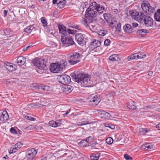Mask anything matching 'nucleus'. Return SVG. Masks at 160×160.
<instances>
[{
    "instance_id": "1",
    "label": "nucleus",
    "mask_w": 160,
    "mask_h": 160,
    "mask_svg": "<svg viewBox=\"0 0 160 160\" xmlns=\"http://www.w3.org/2000/svg\"><path fill=\"white\" fill-rule=\"evenodd\" d=\"M104 9L103 6L96 2H92L86 11L85 17L81 19V23L91 30L95 29L96 24L94 22L97 19L96 16L102 13Z\"/></svg>"
},
{
    "instance_id": "2",
    "label": "nucleus",
    "mask_w": 160,
    "mask_h": 160,
    "mask_svg": "<svg viewBox=\"0 0 160 160\" xmlns=\"http://www.w3.org/2000/svg\"><path fill=\"white\" fill-rule=\"evenodd\" d=\"M75 81L77 82L82 87H87V85L90 83V77L88 75L79 74L73 75Z\"/></svg>"
},
{
    "instance_id": "3",
    "label": "nucleus",
    "mask_w": 160,
    "mask_h": 160,
    "mask_svg": "<svg viewBox=\"0 0 160 160\" xmlns=\"http://www.w3.org/2000/svg\"><path fill=\"white\" fill-rule=\"evenodd\" d=\"M140 20L139 22L141 23H144L145 26L150 27L153 24V20L149 16L145 14L142 12L141 13Z\"/></svg>"
},
{
    "instance_id": "4",
    "label": "nucleus",
    "mask_w": 160,
    "mask_h": 160,
    "mask_svg": "<svg viewBox=\"0 0 160 160\" xmlns=\"http://www.w3.org/2000/svg\"><path fill=\"white\" fill-rule=\"evenodd\" d=\"M61 37L62 42L67 46L75 45L72 37L69 34L62 35Z\"/></svg>"
},
{
    "instance_id": "5",
    "label": "nucleus",
    "mask_w": 160,
    "mask_h": 160,
    "mask_svg": "<svg viewBox=\"0 0 160 160\" xmlns=\"http://www.w3.org/2000/svg\"><path fill=\"white\" fill-rule=\"evenodd\" d=\"M37 152L34 148L28 151L26 153L25 159L26 160H35V156Z\"/></svg>"
},
{
    "instance_id": "6",
    "label": "nucleus",
    "mask_w": 160,
    "mask_h": 160,
    "mask_svg": "<svg viewBox=\"0 0 160 160\" xmlns=\"http://www.w3.org/2000/svg\"><path fill=\"white\" fill-rule=\"evenodd\" d=\"M31 87L32 89H41L46 92L51 91L50 87L41 84L37 83H33L31 85Z\"/></svg>"
},
{
    "instance_id": "7",
    "label": "nucleus",
    "mask_w": 160,
    "mask_h": 160,
    "mask_svg": "<svg viewBox=\"0 0 160 160\" xmlns=\"http://www.w3.org/2000/svg\"><path fill=\"white\" fill-rule=\"evenodd\" d=\"M57 79L58 82L61 83H68L71 82L70 77L66 74L58 76Z\"/></svg>"
},
{
    "instance_id": "8",
    "label": "nucleus",
    "mask_w": 160,
    "mask_h": 160,
    "mask_svg": "<svg viewBox=\"0 0 160 160\" xmlns=\"http://www.w3.org/2000/svg\"><path fill=\"white\" fill-rule=\"evenodd\" d=\"M141 8L145 12H152L154 10V8L150 6L149 3L146 1H143L141 4Z\"/></svg>"
},
{
    "instance_id": "9",
    "label": "nucleus",
    "mask_w": 160,
    "mask_h": 160,
    "mask_svg": "<svg viewBox=\"0 0 160 160\" xmlns=\"http://www.w3.org/2000/svg\"><path fill=\"white\" fill-rule=\"evenodd\" d=\"M75 38L79 45L82 46L85 43L83 35L81 33H78L76 34Z\"/></svg>"
},
{
    "instance_id": "10",
    "label": "nucleus",
    "mask_w": 160,
    "mask_h": 160,
    "mask_svg": "<svg viewBox=\"0 0 160 160\" xmlns=\"http://www.w3.org/2000/svg\"><path fill=\"white\" fill-rule=\"evenodd\" d=\"M22 145L21 142H19L12 145L10 148L9 153L12 154L17 152L21 147Z\"/></svg>"
},
{
    "instance_id": "11",
    "label": "nucleus",
    "mask_w": 160,
    "mask_h": 160,
    "mask_svg": "<svg viewBox=\"0 0 160 160\" xmlns=\"http://www.w3.org/2000/svg\"><path fill=\"white\" fill-rule=\"evenodd\" d=\"M50 69L51 71L53 73H57L61 71L58 63L51 64Z\"/></svg>"
},
{
    "instance_id": "12",
    "label": "nucleus",
    "mask_w": 160,
    "mask_h": 160,
    "mask_svg": "<svg viewBox=\"0 0 160 160\" xmlns=\"http://www.w3.org/2000/svg\"><path fill=\"white\" fill-rule=\"evenodd\" d=\"M100 102V99L98 96H95L91 99L89 101V104L92 105V107H94L96 106Z\"/></svg>"
},
{
    "instance_id": "13",
    "label": "nucleus",
    "mask_w": 160,
    "mask_h": 160,
    "mask_svg": "<svg viewBox=\"0 0 160 160\" xmlns=\"http://www.w3.org/2000/svg\"><path fill=\"white\" fill-rule=\"evenodd\" d=\"M141 12L140 13V14ZM129 13L133 18L139 22L141 19L140 18L141 17V14L139 15L138 12L133 10H130L129 11Z\"/></svg>"
},
{
    "instance_id": "14",
    "label": "nucleus",
    "mask_w": 160,
    "mask_h": 160,
    "mask_svg": "<svg viewBox=\"0 0 160 160\" xmlns=\"http://www.w3.org/2000/svg\"><path fill=\"white\" fill-rule=\"evenodd\" d=\"M35 65L39 69H44L45 65L42 59L36 60L35 62Z\"/></svg>"
},
{
    "instance_id": "15",
    "label": "nucleus",
    "mask_w": 160,
    "mask_h": 160,
    "mask_svg": "<svg viewBox=\"0 0 160 160\" xmlns=\"http://www.w3.org/2000/svg\"><path fill=\"white\" fill-rule=\"evenodd\" d=\"M5 67L9 71L12 72L16 69L17 67L15 65H13L12 63L7 62L5 63Z\"/></svg>"
},
{
    "instance_id": "16",
    "label": "nucleus",
    "mask_w": 160,
    "mask_h": 160,
    "mask_svg": "<svg viewBox=\"0 0 160 160\" xmlns=\"http://www.w3.org/2000/svg\"><path fill=\"white\" fill-rule=\"evenodd\" d=\"M8 118L9 115L6 111H3L0 116V120L3 123L6 122Z\"/></svg>"
},
{
    "instance_id": "17",
    "label": "nucleus",
    "mask_w": 160,
    "mask_h": 160,
    "mask_svg": "<svg viewBox=\"0 0 160 160\" xmlns=\"http://www.w3.org/2000/svg\"><path fill=\"white\" fill-rule=\"evenodd\" d=\"M72 90V87L69 85H65L62 87V90L66 94L71 92Z\"/></svg>"
},
{
    "instance_id": "18",
    "label": "nucleus",
    "mask_w": 160,
    "mask_h": 160,
    "mask_svg": "<svg viewBox=\"0 0 160 160\" xmlns=\"http://www.w3.org/2000/svg\"><path fill=\"white\" fill-rule=\"evenodd\" d=\"M26 61V58L23 56H20L17 60V63L19 65H23Z\"/></svg>"
},
{
    "instance_id": "19",
    "label": "nucleus",
    "mask_w": 160,
    "mask_h": 160,
    "mask_svg": "<svg viewBox=\"0 0 160 160\" xmlns=\"http://www.w3.org/2000/svg\"><path fill=\"white\" fill-rule=\"evenodd\" d=\"M123 28L124 31L128 33H130L133 32V29L131 26L129 24H127L124 25L123 27Z\"/></svg>"
},
{
    "instance_id": "20",
    "label": "nucleus",
    "mask_w": 160,
    "mask_h": 160,
    "mask_svg": "<svg viewBox=\"0 0 160 160\" xmlns=\"http://www.w3.org/2000/svg\"><path fill=\"white\" fill-rule=\"evenodd\" d=\"M58 28L59 32L62 34V35H66L67 33V30L66 27L62 25H59Z\"/></svg>"
},
{
    "instance_id": "21",
    "label": "nucleus",
    "mask_w": 160,
    "mask_h": 160,
    "mask_svg": "<svg viewBox=\"0 0 160 160\" xmlns=\"http://www.w3.org/2000/svg\"><path fill=\"white\" fill-rule=\"evenodd\" d=\"M106 22L109 24V26L111 27L114 26L116 23V21L114 20V18L111 16Z\"/></svg>"
},
{
    "instance_id": "22",
    "label": "nucleus",
    "mask_w": 160,
    "mask_h": 160,
    "mask_svg": "<svg viewBox=\"0 0 160 160\" xmlns=\"http://www.w3.org/2000/svg\"><path fill=\"white\" fill-rule=\"evenodd\" d=\"M127 107L128 108L131 110H135L136 108L134 102L132 101H129L128 103Z\"/></svg>"
},
{
    "instance_id": "23",
    "label": "nucleus",
    "mask_w": 160,
    "mask_h": 160,
    "mask_svg": "<svg viewBox=\"0 0 160 160\" xmlns=\"http://www.w3.org/2000/svg\"><path fill=\"white\" fill-rule=\"evenodd\" d=\"M109 59L111 61H118L120 60L119 55L118 54H113L109 58Z\"/></svg>"
},
{
    "instance_id": "24",
    "label": "nucleus",
    "mask_w": 160,
    "mask_h": 160,
    "mask_svg": "<svg viewBox=\"0 0 160 160\" xmlns=\"http://www.w3.org/2000/svg\"><path fill=\"white\" fill-rule=\"evenodd\" d=\"M49 124L50 126L54 127L59 126L61 124V123L58 121H50Z\"/></svg>"
},
{
    "instance_id": "25",
    "label": "nucleus",
    "mask_w": 160,
    "mask_h": 160,
    "mask_svg": "<svg viewBox=\"0 0 160 160\" xmlns=\"http://www.w3.org/2000/svg\"><path fill=\"white\" fill-rule=\"evenodd\" d=\"M100 156V153L99 152H96L92 154L91 156V158L92 160H98Z\"/></svg>"
},
{
    "instance_id": "26",
    "label": "nucleus",
    "mask_w": 160,
    "mask_h": 160,
    "mask_svg": "<svg viewBox=\"0 0 160 160\" xmlns=\"http://www.w3.org/2000/svg\"><path fill=\"white\" fill-rule=\"evenodd\" d=\"M101 44V42L98 40H94L92 43L91 46H93L94 48H96L100 46Z\"/></svg>"
},
{
    "instance_id": "27",
    "label": "nucleus",
    "mask_w": 160,
    "mask_h": 160,
    "mask_svg": "<svg viewBox=\"0 0 160 160\" xmlns=\"http://www.w3.org/2000/svg\"><path fill=\"white\" fill-rule=\"evenodd\" d=\"M58 64L61 71L63 69L65 68L67 65V62L65 61L62 60L60 61L59 63H58Z\"/></svg>"
},
{
    "instance_id": "28",
    "label": "nucleus",
    "mask_w": 160,
    "mask_h": 160,
    "mask_svg": "<svg viewBox=\"0 0 160 160\" xmlns=\"http://www.w3.org/2000/svg\"><path fill=\"white\" fill-rule=\"evenodd\" d=\"M34 28V27L32 25L28 26L26 28L24 29V31L28 33H30Z\"/></svg>"
},
{
    "instance_id": "29",
    "label": "nucleus",
    "mask_w": 160,
    "mask_h": 160,
    "mask_svg": "<svg viewBox=\"0 0 160 160\" xmlns=\"http://www.w3.org/2000/svg\"><path fill=\"white\" fill-rule=\"evenodd\" d=\"M154 18L156 21L160 22V9L155 13Z\"/></svg>"
},
{
    "instance_id": "30",
    "label": "nucleus",
    "mask_w": 160,
    "mask_h": 160,
    "mask_svg": "<svg viewBox=\"0 0 160 160\" xmlns=\"http://www.w3.org/2000/svg\"><path fill=\"white\" fill-rule=\"evenodd\" d=\"M137 55L138 53H134L132 55L128 56L127 58L128 60V61H130L131 60L138 59Z\"/></svg>"
},
{
    "instance_id": "31",
    "label": "nucleus",
    "mask_w": 160,
    "mask_h": 160,
    "mask_svg": "<svg viewBox=\"0 0 160 160\" xmlns=\"http://www.w3.org/2000/svg\"><path fill=\"white\" fill-rule=\"evenodd\" d=\"M147 32V31L144 29L139 30L137 31V34H141L143 37H144Z\"/></svg>"
},
{
    "instance_id": "32",
    "label": "nucleus",
    "mask_w": 160,
    "mask_h": 160,
    "mask_svg": "<svg viewBox=\"0 0 160 160\" xmlns=\"http://www.w3.org/2000/svg\"><path fill=\"white\" fill-rule=\"evenodd\" d=\"M65 0H63L62 1H60L58 3L57 6L58 7L60 8H63L65 6V4L66 3Z\"/></svg>"
},
{
    "instance_id": "33",
    "label": "nucleus",
    "mask_w": 160,
    "mask_h": 160,
    "mask_svg": "<svg viewBox=\"0 0 160 160\" xmlns=\"http://www.w3.org/2000/svg\"><path fill=\"white\" fill-rule=\"evenodd\" d=\"M106 95L108 98H109L112 97H113L115 95V93L114 91H109L107 93Z\"/></svg>"
},
{
    "instance_id": "34",
    "label": "nucleus",
    "mask_w": 160,
    "mask_h": 160,
    "mask_svg": "<svg viewBox=\"0 0 160 160\" xmlns=\"http://www.w3.org/2000/svg\"><path fill=\"white\" fill-rule=\"evenodd\" d=\"M88 124H90L89 122L88 121H85L82 122H79L77 123V126H81L85 125Z\"/></svg>"
},
{
    "instance_id": "35",
    "label": "nucleus",
    "mask_w": 160,
    "mask_h": 160,
    "mask_svg": "<svg viewBox=\"0 0 160 160\" xmlns=\"http://www.w3.org/2000/svg\"><path fill=\"white\" fill-rule=\"evenodd\" d=\"M80 57V55L79 53L77 52H75L71 56V57L72 58L77 59L78 58Z\"/></svg>"
},
{
    "instance_id": "36",
    "label": "nucleus",
    "mask_w": 160,
    "mask_h": 160,
    "mask_svg": "<svg viewBox=\"0 0 160 160\" xmlns=\"http://www.w3.org/2000/svg\"><path fill=\"white\" fill-rule=\"evenodd\" d=\"M41 22L43 25V26L45 27L47 26L48 24V22L44 17H42L41 19Z\"/></svg>"
},
{
    "instance_id": "37",
    "label": "nucleus",
    "mask_w": 160,
    "mask_h": 160,
    "mask_svg": "<svg viewBox=\"0 0 160 160\" xmlns=\"http://www.w3.org/2000/svg\"><path fill=\"white\" fill-rule=\"evenodd\" d=\"M139 132L140 134L143 135L146 133L148 131L146 129L140 128L139 130Z\"/></svg>"
},
{
    "instance_id": "38",
    "label": "nucleus",
    "mask_w": 160,
    "mask_h": 160,
    "mask_svg": "<svg viewBox=\"0 0 160 160\" xmlns=\"http://www.w3.org/2000/svg\"><path fill=\"white\" fill-rule=\"evenodd\" d=\"M36 129V126L33 125H31L26 128V129L27 130H30Z\"/></svg>"
},
{
    "instance_id": "39",
    "label": "nucleus",
    "mask_w": 160,
    "mask_h": 160,
    "mask_svg": "<svg viewBox=\"0 0 160 160\" xmlns=\"http://www.w3.org/2000/svg\"><path fill=\"white\" fill-rule=\"evenodd\" d=\"M138 59L142 58L146 56V55L144 53H138Z\"/></svg>"
},
{
    "instance_id": "40",
    "label": "nucleus",
    "mask_w": 160,
    "mask_h": 160,
    "mask_svg": "<svg viewBox=\"0 0 160 160\" xmlns=\"http://www.w3.org/2000/svg\"><path fill=\"white\" fill-rule=\"evenodd\" d=\"M106 142L109 144H112L113 142V140L111 137L108 138L106 140Z\"/></svg>"
},
{
    "instance_id": "41",
    "label": "nucleus",
    "mask_w": 160,
    "mask_h": 160,
    "mask_svg": "<svg viewBox=\"0 0 160 160\" xmlns=\"http://www.w3.org/2000/svg\"><path fill=\"white\" fill-rule=\"evenodd\" d=\"M18 159L19 160H23V159H25L24 156L22 153H20L17 157Z\"/></svg>"
},
{
    "instance_id": "42",
    "label": "nucleus",
    "mask_w": 160,
    "mask_h": 160,
    "mask_svg": "<svg viewBox=\"0 0 160 160\" xmlns=\"http://www.w3.org/2000/svg\"><path fill=\"white\" fill-rule=\"evenodd\" d=\"M111 16V15L109 13H105L103 14L104 18L106 21L108 20V18H110Z\"/></svg>"
},
{
    "instance_id": "43",
    "label": "nucleus",
    "mask_w": 160,
    "mask_h": 160,
    "mask_svg": "<svg viewBox=\"0 0 160 160\" xmlns=\"http://www.w3.org/2000/svg\"><path fill=\"white\" fill-rule=\"evenodd\" d=\"M67 32L68 34H69V35L70 34H74L75 33V30H72L70 29H68L67 30ZM67 34V33H66V34Z\"/></svg>"
},
{
    "instance_id": "44",
    "label": "nucleus",
    "mask_w": 160,
    "mask_h": 160,
    "mask_svg": "<svg viewBox=\"0 0 160 160\" xmlns=\"http://www.w3.org/2000/svg\"><path fill=\"white\" fill-rule=\"evenodd\" d=\"M121 30V24L120 23H119L117 25V27L116 28V30L117 32H120Z\"/></svg>"
},
{
    "instance_id": "45",
    "label": "nucleus",
    "mask_w": 160,
    "mask_h": 160,
    "mask_svg": "<svg viewBox=\"0 0 160 160\" xmlns=\"http://www.w3.org/2000/svg\"><path fill=\"white\" fill-rule=\"evenodd\" d=\"M25 118L26 119L28 120L31 121H33L35 120V118L32 117L30 116H26Z\"/></svg>"
},
{
    "instance_id": "46",
    "label": "nucleus",
    "mask_w": 160,
    "mask_h": 160,
    "mask_svg": "<svg viewBox=\"0 0 160 160\" xmlns=\"http://www.w3.org/2000/svg\"><path fill=\"white\" fill-rule=\"evenodd\" d=\"M124 158L127 160H131L132 159V157L128 154H125L124 155Z\"/></svg>"
},
{
    "instance_id": "47",
    "label": "nucleus",
    "mask_w": 160,
    "mask_h": 160,
    "mask_svg": "<svg viewBox=\"0 0 160 160\" xmlns=\"http://www.w3.org/2000/svg\"><path fill=\"white\" fill-rule=\"evenodd\" d=\"M110 40L108 39H106L104 42V44L106 46H108L110 44Z\"/></svg>"
},
{
    "instance_id": "48",
    "label": "nucleus",
    "mask_w": 160,
    "mask_h": 160,
    "mask_svg": "<svg viewBox=\"0 0 160 160\" xmlns=\"http://www.w3.org/2000/svg\"><path fill=\"white\" fill-rule=\"evenodd\" d=\"M98 113L102 115V117H104V115L106 112L104 111H98Z\"/></svg>"
},
{
    "instance_id": "49",
    "label": "nucleus",
    "mask_w": 160,
    "mask_h": 160,
    "mask_svg": "<svg viewBox=\"0 0 160 160\" xmlns=\"http://www.w3.org/2000/svg\"><path fill=\"white\" fill-rule=\"evenodd\" d=\"M146 147H147V150H148L150 149H152L153 148V146L152 145H151L149 143L146 144Z\"/></svg>"
},
{
    "instance_id": "50",
    "label": "nucleus",
    "mask_w": 160,
    "mask_h": 160,
    "mask_svg": "<svg viewBox=\"0 0 160 160\" xmlns=\"http://www.w3.org/2000/svg\"><path fill=\"white\" fill-rule=\"evenodd\" d=\"M68 157L69 159H71L72 158L73 155H74V153L72 152H70L68 154Z\"/></svg>"
},
{
    "instance_id": "51",
    "label": "nucleus",
    "mask_w": 160,
    "mask_h": 160,
    "mask_svg": "<svg viewBox=\"0 0 160 160\" xmlns=\"http://www.w3.org/2000/svg\"><path fill=\"white\" fill-rule=\"evenodd\" d=\"M4 33L6 35H9L10 34L11 31L8 29H6L4 30Z\"/></svg>"
},
{
    "instance_id": "52",
    "label": "nucleus",
    "mask_w": 160,
    "mask_h": 160,
    "mask_svg": "<svg viewBox=\"0 0 160 160\" xmlns=\"http://www.w3.org/2000/svg\"><path fill=\"white\" fill-rule=\"evenodd\" d=\"M106 33L105 31L103 30H100L99 32V34L100 35L104 36L106 35Z\"/></svg>"
},
{
    "instance_id": "53",
    "label": "nucleus",
    "mask_w": 160,
    "mask_h": 160,
    "mask_svg": "<svg viewBox=\"0 0 160 160\" xmlns=\"http://www.w3.org/2000/svg\"><path fill=\"white\" fill-rule=\"evenodd\" d=\"M10 132L12 133L17 134V133L16 130L14 128H12L10 129Z\"/></svg>"
},
{
    "instance_id": "54",
    "label": "nucleus",
    "mask_w": 160,
    "mask_h": 160,
    "mask_svg": "<svg viewBox=\"0 0 160 160\" xmlns=\"http://www.w3.org/2000/svg\"><path fill=\"white\" fill-rule=\"evenodd\" d=\"M92 139V137L91 136L89 137L86 138L85 140H83L81 141V142H89V139Z\"/></svg>"
},
{
    "instance_id": "55",
    "label": "nucleus",
    "mask_w": 160,
    "mask_h": 160,
    "mask_svg": "<svg viewBox=\"0 0 160 160\" xmlns=\"http://www.w3.org/2000/svg\"><path fill=\"white\" fill-rule=\"evenodd\" d=\"M71 27L75 28L77 29L80 30L79 27L77 25H73L72 26H70Z\"/></svg>"
},
{
    "instance_id": "56",
    "label": "nucleus",
    "mask_w": 160,
    "mask_h": 160,
    "mask_svg": "<svg viewBox=\"0 0 160 160\" xmlns=\"http://www.w3.org/2000/svg\"><path fill=\"white\" fill-rule=\"evenodd\" d=\"M141 148L142 150H147V147H146V144L142 145L141 147Z\"/></svg>"
},
{
    "instance_id": "57",
    "label": "nucleus",
    "mask_w": 160,
    "mask_h": 160,
    "mask_svg": "<svg viewBox=\"0 0 160 160\" xmlns=\"http://www.w3.org/2000/svg\"><path fill=\"white\" fill-rule=\"evenodd\" d=\"M87 3L86 2L82 3L81 5V7H82V8H85Z\"/></svg>"
},
{
    "instance_id": "58",
    "label": "nucleus",
    "mask_w": 160,
    "mask_h": 160,
    "mask_svg": "<svg viewBox=\"0 0 160 160\" xmlns=\"http://www.w3.org/2000/svg\"><path fill=\"white\" fill-rule=\"evenodd\" d=\"M40 160H47V157L43 156L41 157V159Z\"/></svg>"
},
{
    "instance_id": "59",
    "label": "nucleus",
    "mask_w": 160,
    "mask_h": 160,
    "mask_svg": "<svg viewBox=\"0 0 160 160\" xmlns=\"http://www.w3.org/2000/svg\"><path fill=\"white\" fill-rule=\"evenodd\" d=\"M110 116V115L109 113L106 112L104 115V117H109Z\"/></svg>"
},
{
    "instance_id": "60",
    "label": "nucleus",
    "mask_w": 160,
    "mask_h": 160,
    "mask_svg": "<svg viewBox=\"0 0 160 160\" xmlns=\"http://www.w3.org/2000/svg\"><path fill=\"white\" fill-rule=\"evenodd\" d=\"M31 46H29L26 47H24L23 49L22 50L23 51H26Z\"/></svg>"
},
{
    "instance_id": "61",
    "label": "nucleus",
    "mask_w": 160,
    "mask_h": 160,
    "mask_svg": "<svg viewBox=\"0 0 160 160\" xmlns=\"http://www.w3.org/2000/svg\"><path fill=\"white\" fill-rule=\"evenodd\" d=\"M111 123H105L104 124V126H105L106 127L110 128V125H111Z\"/></svg>"
},
{
    "instance_id": "62",
    "label": "nucleus",
    "mask_w": 160,
    "mask_h": 160,
    "mask_svg": "<svg viewBox=\"0 0 160 160\" xmlns=\"http://www.w3.org/2000/svg\"><path fill=\"white\" fill-rule=\"evenodd\" d=\"M68 62L71 65H74V61L70 60H69Z\"/></svg>"
},
{
    "instance_id": "63",
    "label": "nucleus",
    "mask_w": 160,
    "mask_h": 160,
    "mask_svg": "<svg viewBox=\"0 0 160 160\" xmlns=\"http://www.w3.org/2000/svg\"><path fill=\"white\" fill-rule=\"evenodd\" d=\"M7 12H8L6 10H5L4 11L3 13H4V16L5 17H6L7 16Z\"/></svg>"
},
{
    "instance_id": "64",
    "label": "nucleus",
    "mask_w": 160,
    "mask_h": 160,
    "mask_svg": "<svg viewBox=\"0 0 160 160\" xmlns=\"http://www.w3.org/2000/svg\"><path fill=\"white\" fill-rule=\"evenodd\" d=\"M156 128H157L158 130H160V123L158 124V125H157L156 126Z\"/></svg>"
}]
</instances>
